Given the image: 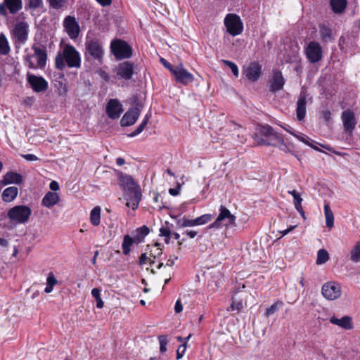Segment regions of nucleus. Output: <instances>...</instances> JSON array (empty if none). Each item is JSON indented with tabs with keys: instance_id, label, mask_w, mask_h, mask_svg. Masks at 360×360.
Returning <instances> with one entry per match:
<instances>
[{
	"instance_id": "nucleus-36",
	"label": "nucleus",
	"mask_w": 360,
	"mask_h": 360,
	"mask_svg": "<svg viewBox=\"0 0 360 360\" xmlns=\"http://www.w3.org/2000/svg\"><path fill=\"white\" fill-rule=\"evenodd\" d=\"M329 259L328 252L325 249H321L318 251L316 264H323Z\"/></svg>"
},
{
	"instance_id": "nucleus-39",
	"label": "nucleus",
	"mask_w": 360,
	"mask_h": 360,
	"mask_svg": "<svg viewBox=\"0 0 360 360\" xmlns=\"http://www.w3.org/2000/svg\"><path fill=\"white\" fill-rule=\"evenodd\" d=\"M9 51L10 47L6 37L3 34H0V53L6 55Z\"/></svg>"
},
{
	"instance_id": "nucleus-7",
	"label": "nucleus",
	"mask_w": 360,
	"mask_h": 360,
	"mask_svg": "<svg viewBox=\"0 0 360 360\" xmlns=\"http://www.w3.org/2000/svg\"><path fill=\"white\" fill-rule=\"evenodd\" d=\"M29 24L23 20L17 22L12 29L11 34L15 43L25 44L28 39Z\"/></svg>"
},
{
	"instance_id": "nucleus-53",
	"label": "nucleus",
	"mask_w": 360,
	"mask_h": 360,
	"mask_svg": "<svg viewBox=\"0 0 360 360\" xmlns=\"http://www.w3.org/2000/svg\"><path fill=\"white\" fill-rule=\"evenodd\" d=\"M183 234L186 235L189 238H194L198 234V231L196 230H186Z\"/></svg>"
},
{
	"instance_id": "nucleus-2",
	"label": "nucleus",
	"mask_w": 360,
	"mask_h": 360,
	"mask_svg": "<svg viewBox=\"0 0 360 360\" xmlns=\"http://www.w3.org/2000/svg\"><path fill=\"white\" fill-rule=\"evenodd\" d=\"M32 214V210L27 205H15L8 210L7 217L11 222L15 224L27 223Z\"/></svg>"
},
{
	"instance_id": "nucleus-51",
	"label": "nucleus",
	"mask_w": 360,
	"mask_h": 360,
	"mask_svg": "<svg viewBox=\"0 0 360 360\" xmlns=\"http://www.w3.org/2000/svg\"><path fill=\"white\" fill-rule=\"evenodd\" d=\"M186 350V342H184L181 345H180L177 350H176V359H180L183 357V356L184 355V353Z\"/></svg>"
},
{
	"instance_id": "nucleus-8",
	"label": "nucleus",
	"mask_w": 360,
	"mask_h": 360,
	"mask_svg": "<svg viewBox=\"0 0 360 360\" xmlns=\"http://www.w3.org/2000/svg\"><path fill=\"white\" fill-rule=\"evenodd\" d=\"M259 133L265 138V139H262L261 141L264 144L276 146L283 139L282 136L269 125L262 127Z\"/></svg>"
},
{
	"instance_id": "nucleus-33",
	"label": "nucleus",
	"mask_w": 360,
	"mask_h": 360,
	"mask_svg": "<svg viewBox=\"0 0 360 360\" xmlns=\"http://www.w3.org/2000/svg\"><path fill=\"white\" fill-rule=\"evenodd\" d=\"M176 225L178 228L183 229L186 227H193L195 226L194 219H189L186 217L180 218L176 221Z\"/></svg>"
},
{
	"instance_id": "nucleus-61",
	"label": "nucleus",
	"mask_w": 360,
	"mask_h": 360,
	"mask_svg": "<svg viewBox=\"0 0 360 360\" xmlns=\"http://www.w3.org/2000/svg\"><path fill=\"white\" fill-rule=\"evenodd\" d=\"M22 157L28 161H36L38 160V158L34 154H26L23 155Z\"/></svg>"
},
{
	"instance_id": "nucleus-47",
	"label": "nucleus",
	"mask_w": 360,
	"mask_h": 360,
	"mask_svg": "<svg viewBox=\"0 0 360 360\" xmlns=\"http://www.w3.org/2000/svg\"><path fill=\"white\" fill-rule=\"evenodd\" d=\"M159 342H160V350L162 353H164L167 350V345L168 343L167 336L165 335H160L158 337Z\"/></svg>"
},
{
	"instance_id": "nucleus-10",
	"label": "nucleus",
	"mask_w": 360,
	"mask_h": 360,
	"mask_svg": "<svg viewBox=\"0 0 360 360\" xmlns=\"http://www.w3.org/2000/svg\"><path fill=\"white\" fill-rule=\"evenodd\" d=\"M124 198L127 201L126 205L127 207H131L133 210H136L142 198V193L140 186L124 192Z\"/></svg>"
},
{
	"instance_id": "nucleus-44",
	"label": "nucleus",
	"mask_w": 360,
	"mask_h": 360,
	"mask_svg": "<svg viewBox=\"0 0 360 360\" xmlns=\"http://www.w3.org/2000/svg\"><path fill=\"white\" fill-rule=\"evenodd\" d=\"M148 119H149V115H146L145 116L143 120L141 122V123L129 136L133 137V136H136L138 134H139L140 133H141L143 131L146 126L147 125Z\"/></svg>"
},
{
	"instance_id": "nucleus-17",
	"label": "nucleus",
	"mask_w": 360,
	"mask_h": 360,
	"mask_svg": "<svg viewBox=\"0 0 360 360\" xmlns=\"http://www.w3.org/2000/svg\"><path fill=\"white\" fill-rule=\"evenodd\" d=\"M64 28L71 39H76L79 34V26L75 17L68 15L63 21Z\"/></svg>"
},
{
	"instance_id": "nucleus-29",
	"label": "nucleus",
	"mask_w": 360,
	"mask_h": 360,
	"mask_svg": "<svg viewBox=\"0 0 360 360\" xmlns=\"http://www.w3.org/2000/svg\"><path fill=\"white\" fill-rule=\"evenodd\" d=\"M330 6L333 11L336 13H342L346 8V0H330Z\"/></svg>"
},
{
	"instance_id": "nucleus-58",
	"label": "nucleus",
	"mask_w": 360,
	"mask_h": 360,
	"mask_svg": "<svg viewBox=\"0 0 360 360\" xmlns=\"http://www.w3.org/2000/svg\"><path fill=\"white\" fill-rule=\"evenodd\" d=\"M182 310H183V305H182L181 301L178 300L175 303L174 311L176 313L179 314V313L181 312Z\"/></svg>"
},
{
	"instance_id": "nucleus-45",
	"label": "nucleus",
	"mask_w": 360,
	"mask_h": 360,
	"mask_svg": "<svg viewBox=\"0 0 360 360\" xmlns=\"http://www.w3.org/2000/svg\"><path fill=\"white\" fill-rule=\"evenodd\" d=\"M149 233V229L146 226H143L136 229V239L141 241Z\"/></svg>"
},
{
	"instance_id": "nucleus-9",
	"label": "nucleus",
	"mask_w": 360,
	"mask_h": 360,
	"mask_svg": "<svg viewBox=\"0 0 360 360\" xmlns=\"http://www.w3.org/2000/svg\"><path fill=\"white\" fill-rule=\"evenodd\" d=\"M307 58L311 63L320 61L323 57L322 48L317 41H310L305 48Z\"/></svg>"
},
{
	"instance_id": "nucleus-48",
	"label": "nucleus",
	"mask_w": 360,
	"mask_h": 360,
	"mask_svg": "<svg viewBox=\"0 0 360 360\" xmlns=\"http://www.w3.org/2000/svg\"><path fill=\"white\" fill-rule=\"evenodd\" d=\"M212 281L214 282L217 287H218L222 282V275L220 271H217L213 272L212 276Z\"/></svg>"
},
{
	"instance_id": "nucleus-37",
	"label": "nucleus",
	"mask_w": 360,
	"mask_h": 360,
	"mask_svg": "<svg viewBox=\"0 0 360 360\" xmlns=\"http://www.w3.org/2000/svg\"><path fill=\"white\" fill-rule=\"evenodd\" d=\"M283 303L281 300L276 301L272 305H271L269 308L266 309L265 311V315L269 317L274 314H275L282 306Z\"/></svg>"
},
{
	"instance_id": "nucleus-28",
	"label": "nucleus",
	"mask_w": 360,
	"mask_h": 360,
	"mask_svg": "<svg viewBox=\"0 0 360 360\" xmlns=\"http://www.w3.org/2000/svg\"><path fill=\"white\" fill-rule=\"evenodd\" d=\"M18 194V189L15 186L8 187L2 193V200L5 202L13 201Z\"/></svg>"
},
{
	"instance_id": "nucleus-40",
	"label": "nucleus",
	"mask_w": 360,
	"mask_h": 360,
	"mask_svg": "<svg viewBox=\"0 0 360 360\" xmlns=\"http://www.w3.org/2000/svg\"><path fill=\"white\" fill-rule=\"evenodd\" d=\"M43 0H28L26 4V9L35 11L37 8L43 7Z\"/></svg>"
},
{
	"instance_id": "nucleus-46",
	"label": "nucleus",
	"mask_w": 360,
	"mask_h": 360,
	"mask_svg": "<svg viewBox=\"0 0 360 360\" xmlns=\"http://www.w3.org/2000/svg\"><path fill=\"white\" fill-rule=\"evenodd\" d=\"M221 63L228 66L232 71L233 74L238 77L239 75V70L237 65L232 61L227 60H221Z\"/></svg>"
},
{
	"instance_id": "nucleus-25",
	"label": "nucleus",
	"mask_w": 360,
	"mask_h": 360,
	"mask_svg": "<svg viewBox=\"0 0 360 360\" xmlns=\"http://www.w3.org/2000/svg\"><path fill=\"white\" fill-rule=\"evenodd\" d=\"M59 200L60 197L57 193L49 191L43 198L41 205L46 207L51 208L56 205Z\"/></svg>"
},
{
	"instance_id": "nucleus-13",
	"label": "nucleus",
	"mask_w": 360,
	"mask_h": 360,
	"mask_svg": "<svg viewBox=\"0 0 360 360\" xmlns=\"http://www.w3.org/2000/svg\"><path fill=\"white\" fill-rule=\"evenodd\" d=\"M86 53L92 56L94 59L101 61L103 50L101 42L95 39H87L86 41Z\"/></svg>"
},
{
	"instance_id": "nucleus-4",
	"label": "nucleus",
	"mask_w": 360,
	"mask_h": 360,
	"mask_svg": "<svg viewBox=\"0 0 360 360\" xmlns=\"http://www.w3.org/2000/svg\"><path fill=\"white\" fill-rule=\"evenodd\" d=\"M236 217L224 205L219 207V214L215 221L208 226V229H220L235 224Z\"/></svg>"
},
{
	"instance_id": "nucleus-1",
	"label": "nucleus",
	"mask_w": 360,
	"mask_h": 360,
	"mask_svg": "<svg viewBox=\"0 0 360 360\" xmlns=\"http://www.w3.org/2000/svg\"><path fill=\"white\" fill-rule=\"evenodd\" d=\"M56 68L63 70L65 66L70 68H79L81 66V57L76 49L70 44H66L62 53H58L55 60Z\"/></svg>"
},
{
	"instance_id": "nucleus-5",
	"label": "nucleus",
	"mask_w": 360,
	"mask_h": 360,
	"mask_svg": "<svg viewBox=\"0 0 360 360\" xmlns=\"http://www.w3.org/2000/svg\"><path fill=\"white\" fill-rule=\"evenodd\" d=\"M227 32L235 37L243 31V24L239 15L235 13L227 14L224 20Z\"/></svg>"
},
{
	"instance_id": "nucleus-64",
	"label": "nucleus",
	"mask_w": 360,
	"mask_h": 360,
	"mask_svg": "<svg viewBox=\"0 0 360 360\" xmlns=\"http://www.w3.org/2000/svg\"><path fill=\"white\" fill-rule=\"evenodd\" d=\"M176 259H177V257H170L166 262V266H172L173 265H174L175 260H176Z\"/></svg>"
},
{
	"instance_id": "nucleus-12",
	"label": "nucleus",
	"mask_w": 360,
	"mask_h": 360,
	"mask_svg": "<svg viewBox=\"0 0 360 360\" xmlns=\"http://www.w3.org/2000/svg\"><path fill=\"white\" fill-rule=\"evenodd\" d=\"M322 295L328 300H334L341 295V287L335 282H328L322 286Z\"/></svg>"
},
{
	"instance_id": "nucleus-42",
	"label": "nucleus",
	"mask_w": 360,
	"mask_h": 360,
	"mask_svg": "<svg viewBox=\"0 0 360 360\" xmlns=\"http://www.w3.org/2000/svg\"><path fill=\"white\" fill-rule=\"evenodd\" d=\"M91 295L96 299V307L98 309L103 307L104 303L101 297V292L98 288H93L91 290Z\"/></svg>"
},
{
	"instance_id": "nucleus-31",
	"label": "nucleus",
	"mask_w": 360,
	"mask_h": 360,
	"mask_svg": "<svg viewBox=\"0 0 360 360\" xmlns=\"http://www.w3.org/2000/svg\"><path fill=\"white\" fill-rule=\"evenodd\" d=\"M324 214L327 227L332 228L334 226V216L331 209L330 208V206L328 204L324 205Z\"/></svg>"
},
{
	"instance_id": "nucleus-19",
	"label": "nucleus",
	"mask_w": 360,
	"mask_h": 360,
	"mask_svg": "<svg viewBox=\"0 0 360 360\" xmlns=\"http://www.w3.org/2000/svg\"><path fill=\"white\" fill-rule=\"evenodd\" d=\"M123 112L122 104L117 99H110L106 106V112L111 119H117Z\"/></svg>"
},
{
	"instance_id": "nucleus-54",
	"label": "nucleus",
	"mask_w": 360,
	"mask_h": 360,
	"mask_svg": "<svg viewBox=\"0 0 360 360\" xmlns=\"http://www.w3.org/2000/svg\"><path fill=\"white\" fill-rule=\"evenodd\" d=\"M159 235H160V236H164V237L170 236L171 231L166 227H161L160 229V234Z\"/></svg>"
},
{
	"instance_id": "nucleus-15",
	"label": "nucleus",
	"mask_w": 360,
	"mask_h": 360,
	"mask_svg": "<svg viewBox=\"0 0 360 360\" xmlns=\"http://www.w3.org/2000/svg\"><path fill=\"white\" fill-rule=\"evenodd\" d=\"M114 72L119 79L129 80L134 74V64L128 61L120 63L115 67Z\"/></svg>"
},
{
	"instance_id": "nucleus-60",
	"label": "nucleus",
	"mask_w": 360,
	"mask_h": 360,
	"mask_svg": "<svg viewBox=\"0 0 360 360\" xmlns=\"http://www.w3.org/2000/svg\"><path fill=\"white\" fill-rule=\"evenodd\" d=\"M49 188L53 191H57L58 190H59L60 186L57 181H52L49 184Z\"/></svg>"
},
{
	"instance_id": "nucleus-35",
	"label": "nucleus",
	"mask_w": 360,
	"mask_h": 360,
	"mask_svg": "<svg viewBox=\"0 0 360 360\" xmlns=\"http://www.w3.org/2000/svg\"><path fill=\"white\" fill-rule=\"evenodd\" d=\"M212 219V215L211 214H205L198 217L194 219L195 226H201L204 225L209 221H210Z\"/></svg>"
},
{
	"instance_id": "nucleus-6",
	"label": "nucleus",
	"mask_w": 360,
	"mask_h": 360,
	"mask_svg": "<svg viewBox=\"0 0 360 360\" xmlns=\"http://www.w3.org/2000/svg\"><path fill=\"white\" fill-rule=\"evenodd\" d=\"M111 51L117 60L129 58L132 55L131 47L124 41L116 39L111 42Z\"/></svg>"
},
{
	"instance_id": "nucleus-30",
	"label": "nucleus",
	"mask_w": 360,
	"mask_h": 360,
	"mask_svg": "<svg viewBox=\"0 0 360 360\" xmlns=\"http://www.w3.org/2000/svg\"><path fill=\"white\" fill-rule=\"evenodd\" d=\"M101 207L96 206L93 208L90 214V221L94 226H98L101 221Z\"/></svg>"
},
{
	"instance_id": "nucleus-21",
	"label": "nucleus",
	"mask_w": 360,
	"mask_h": 360,
	"mask_svg": "<svg viewBox=\"0 0 360 360\" xmlns=\"http://www.w3.org/2000/svg\"><path fill=\"white\" fill-rule=\"evenodd\" d=\"M118 179L119 185L124 190V193L139 187V185L129 175L120 173L118 174Z\"/></svg>"
},
{
	"instance_id": "nucleus-49",
	"label": "nucleus",
	"mask_w": 360,
	"mask_h": 360,
	"mask_svg": "<svg viewBox=\"0 0 360 360\" xmlns=\"http://www.w3.org/2000/svg\"><path fill=\"white\" fill-rule=\"evenodd\" d=\"M320 34L322 39L326 41L330 37V30L323 25L320 28Z\"/></svg>"
},
{
	"instance_id": "nucleus-55",
	"label": "nucleus",
	"mask_w": 360,
	"mask_h": 360,
	"mask_svg": "<svg viewBox=\"0 0 360 360\" xmlns=\"http://www.w3.org/2000/svg\"><path fill=\"white\" fill-rule=\"evenodd\" d=\"M160 63L164 65L165 68L168 69L172 73V70L174 69V67H173L169 62H167L163 58H160Z\"/></svg>"
},
{
	"instance_id": "nucleus-57",
	"label": "nucleus",
	"mask_w": 360,
	"mask_h": 360,
	"mask_svg": "<svg viewBox=\"0 0 360 360\" xmlns=\"http://www.w3.org/2000/svg\"><path fill=\"white\" fill-rule=\"evenodd\" d=\"M322 117L326 122H329L331 120V112L328 110H323L322 112Z\"/></svg>"
},
{
	"instance_id": "nucleus-16",
	"label": "nucleus",
	"mask_w": 360,
	"mask_h": 360,
	"mask_svg": "<svg viewBox=\"0 0 360 360\" xmlns=\"http://www.w3.org/2000/svg\"><path fill=\"white\" fill-rule=\"evenodd\" d=\"M27 78L28 83L30 84L34 91L39 93L48 89V82L42 77L27 72Z\"/></svg>"
},
{
	"instance_id": "nucleus-26",
	"label": "nucleus",
	"mask_w": 360,
	"mask_h": 360,
	"mask_svg": "<svg viewBox=\"0 0 360 360\" xmlns=\"http://www.w3.org/2000/svg\"><path fill=\"white\" fill-rule=\"evenodd\" d=\"M285 81L282 73L280 71H276L274 73L271 91L276 92L283 89Z\"/></svg>"
},
{
	"instance_id": "nucleus-20",
	"label": "nucleus",
	"mask_w": 360,
	"mask_h": 360,
	"mask_svg": "<svg viewBox=\"0 0 360 360\" xmlns=\"http://www.w3.org/2000/svg\"><path fill=\"white\" fill-rule=\"evenodd\" d=\"M141 109L135 107L129 110L121 119L120 123L123 127H128L134 124L139 117Z\"/></svg>"
},
{
	"instance_id": "nucleus-24",
	"label": "nucleus",
	"mask_w": 360,
	"mask_h": 360,
	"mask_svg": "<svg viewBox=\"0 0 360 360\" xmlns=\"http://www.w3.org/2000/svg\"><path fill=\"white\" fill-rule=\"evenodd\" d=\"M330 322L345 330H350L353 328L352 318L349 316H344L340 319L333 316L330 318Z\"/></svg>"
},
{
	"instance_id": "nucleus-62",
	"label": "nucleus",
	"mask_w": 360,
	"mask_h": 360,
	"mask_svg": "<svg viewBox=\"0 0 360 360\" xmlns=\"http://www.w3.org/2000/svg\"><path fill=\"white\" fill-rule=\"evenodd\" d=\"M276 146L278 147L281 150L285 152H288L289 150L286 144L284 143L283 139H282V141Z\"/></svg>"
},
{
	"instance_id": "nucleus-59",
	"label": "nucleus",
	"mask_w": 360,
	"mask_h": 360,
	"mask_svg": "<svg viewBox=\"0 0 360 360\" xmlns=\"http://www.w3.org/2000/svg\"><path fill=\"white\" fill-rule=\"evenodd\" d=\"M231 309L232 310H239L240 309H241L243 307V302H236L234 301L232 302L231 304Z\"/></svg>"
},
{
	"instance_id": "nucleus-11",
	"label": "nucleus",
	"mask_w": 360,
	"mask_h": 360,
	"mask_svg": "<svg viewBox=\"0 0 360 360\" xmlns=\"http://www.w3.org/2000/svg\"><path fill=\"white\" fill-rule=\"evenodd\" d=\"M172 75L177 82L186 85L194 80V76L186 70L182 64L174 67Z\"/></svg>"
},
{
	"instance_id": "nucleus-34",
	"label": "nucleus",
	"mask_w": 360,
	"mask_h": 360,
	"mask_svg": "<svg viewBox=\"0 0 360 360\" xmlns=\"http://www.w3.org/2000/svg\"><path fill=\"white\" fill-rule=\"evenodd\" d=\"M350 259L354 262H360V240L354 246L350 253Z\"/></svg>"
},
{
	"instance_id": "nucleus-50",
	"label": "nucleus",
	"mask_w": 360,
	"mask_h": 360,
	"mask_svg": "<svg viewBox=\"0 0 360 360\" xmlns=\"http://www.w3.org/2000/svg\"><path fill=\"white\" fill-rule=\"evenodd\" d=\"M295 137H297V139L298 140H300V141L304 143L305 144L311 146V148H314V146L312 145L311 143V140L307 136L304 135V134H300V135H297L295 136Z\"/></svg>"
},
{
	"instance_id": "nucleus-43",
	"label": "nucleus",
	"mask_w": 360,
	"mask_h": 360,
	"mask_svg": "<svg viewBox=\"0 0 360 360\" xmlns=\"http://www.w3.org/2000/svg\"><path fill=\"white\" fill-rule=\"evenodd\" d=\"M148 119H149V115H146L145 116L143 120L141 122V123L129 136L133 137V136H136L138 134H139L140 133H141L143 131L146 126L147 125Z\"/></svg>"
},
{
	"instance_id": "nucleus-14",
	"label": "nucleus",
	"mask_w": 360,
	"mask_h": 360,
	"mask_svg": "<svg viewBox=\"0 0 360 360\" xmlns=\"http://www.w3.org/2000/svg\"><path fill=\"white\" fill-rule=\"evenodd\" d=\"M22 8V0H4V2L0 4V15L6 17L8 15L7 9L11 14H15Z\"/></svg>"
},
{
	"instance_id": "nucleus-52",
	"label": "nucleus",
	"mask_w": 360,
	"mask_h": 360,
	"mask_svg": "<svg viewBox=\"0 0 360 360\" xmlns=\"http://www.w3.org/2000/svg\"><path fill=\"white\" fill-rule=\"evenodd\" d=\"M57 283L58 281L55 278L54 275L53 274V273L50 272L46 279V284H48V285H51L53 287L55 285L57 284Z\"/></svg>"
},
{
	"instance_id": "nucleus-38",
	"label": "nucleus",
	"mask_w": 360,
	"mask_h": 360,
	"mask_svg": "<svg viewBox=\"0 0 360 360\" xmlns=\"http://www.w3.org/2000/svg\"><path fill=\"white\" fill-rule=\"evenodd\" d=\"M50 8L56 10H62L67 3V0H46Z\"/></svg>"
},
{
	"instance_id": "nucleus-22",
	"label": "nucleus",
	"mask_w": 360,
	"mask_h": 360,
	"mask_svg": "<svg viewBox=\"0 0 360 360\" xmlns=\"http://www.w3.org/2000/svg\"><path fill=\"white\" fill-rule=\"evenodd\" d=\"M261 65L255 62L251 63L245 72V77L251 82L257 81L261 75Z\"/></svg>"
},
{
	"instance_id": "nucleus-23",
	"label": "nucleus",
	"mask_w": 360,
	"mask_h": 360,
	"mask_svg": "<svg viewBox=\"0 0 360 360\" xmlns=\"http://www.w3.org/2000/svg\"><path fill=\"white\" fill-rule=\"evenodd\" d=\"M307 98L304 93H301L297 101L296 116L298 120H304L306 115Z\"/></svg>"
},
{
	"instance_id": "nucleus-56",
	"label": "nucleus",
	"mask_w": 360,
	"mask_h": 360,
	"mask_svg": "<svg viewBox=\"0 0 360 360\" xmlns=\"http://www.w3.org/2000/svg\"><path fill=\"white\" fill-rule=\"evenodd\" d=\"M181 187V184H178V185L176 188L169 189V193L173 196L177 195L179 193Z\"/></svg>"
},
{
	"instance_id": "nucleus-3",
	"label": "nucleus",
	"mask_w": 360,
	"mask_h": 360,
	"mask_svg": "<svg viewBox=\"0 0 360 360\" xmlns=\"http://www.w3.org/2000/svg\"><path fill=\"white\" fill-rule=\"evenodd\" d=\"M32 49L34 51L32 54L27 53L25 57V61L31 69L37 68H42L46 65L47 55L46 50L37 46H32Z\"/></svg>"
},
{
	"instance_id": "nucleus-18",
	"label": "nucleus",
	"mask_w": 360,
	"mask_h": 360,
	"mask_svg": "<svg viewBox=\"0 0 360 360\" xmlns=\"http://www.w3.org/2000/svg\"><path fill=\"white\" fill-rule=\"evenodd\" d=\"M341 120L345 131L352 133L356 124L354 113L351 110H345L342 113Z\"/></svg>"
},
{
	"instance_id": "nucleus-27",
	"label": "nucleus",
	"mask_w": 360,
	"mask_h": 360,
	"mask_svg": "<svg viewBox=\"0 0 360 360\" xmlns=\"http://www.w3.org/2000/svg\"><path fill=\"white\" fill-rule=\"evenodd\" d=\"M22 181V176L13 172H7L2 179V184L4 185H8L11 184H20Z\"/></svg>"
},
{
	"instance_id": "nucleus-32",
	"label": "nucleus",
	"mask_w": 360,
	"mask_h": 360,
	"mask_svg": "<svg viewBox=\"0 0 360 360\" xmlns=\"http://www.w3.org/2000/svg\"><path fill=\"white\" fill-rule=\"evenodd\" d=\"M134 243V239L130 237L129 235H125L123 238V242L122 244L123 254L129 255L131 249L130 247Z\"/></svg>"
},
{
	"instance_id": "nucleus-41",
	"label": "nucleus",
	"mask_w": 360,
	"mask_h": 360,
	"mask_svg": "<svg viewBox=\"0 0 360 360\" xmlns=\"http://www.w3.org/2000/svg\"><path fill=\"white\" fill-rule=\"evenodd\" d=\"M293 202H294L295 209L302 215V217L303 218H304L305 217L304 212L302 207V198H301V195H300V193L294 197Z\"/></svg>"
},
{
	"instance_id": "nucleus-63",
	"label": "nucleus",
	"mask_w": 360,
	"mask_h": 360,
	"mask_svg": "<svg viewBox=\"0 0 360 360\" xmlns=\"http://www.w3.org/2000/svg\"><path fill=\"white\" fill-rule=\"evenodd\" d=\"M147 259H148V257H147L146 254V253L141 254L140 256V259H139V264L143 265V264L146 263Z\"/></svg>"
}]
</instances>
